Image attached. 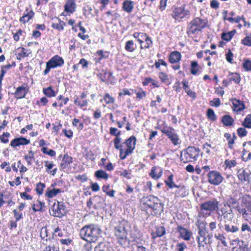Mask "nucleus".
<instances>
[{
	"instance_id": "30",
	"label": "nucleus",
	"mask_w": 251,
	"mask_h": 251,
	"mask_svg": "<svg viewBox=\"0 0 251 251\" xmlns=\"http://www.w3.org/2000/svg\"><path fill=\"white\" fill-rule=\"evenodd\" d=\"M229 76H230L229 82L231 83L232 81L235 82V83L238 84L241 80L240 75L238 73H230Z\"/></svg>"
},
{
	"instance_id": "58",
	"label": "nucleus",
	"mask_w": 251,
	"mask_h": 251,
	"mask_svg": "<svg viewBox=\"0 0 251 251\" xmlns=\"http://www.w3.org/2000/svg\"><path fill=\"white\" fill-rule=\"evenodd\" d=\"M199 71L198 64H191V73L192 74L196 75Z\"/></svg>"
},
{
	"instance_id": "54",
	"label": "nucleus",
	"mask_w": 251,
	"mask_h": 251,
	"mask_svg": "<svg viewBox=\"0 0 251 251\" xmlns=\"http://www.w3.org/2000/svg\"><path fill=\"white\" fill-rule=\"evenodd\" d=\"M10 133L8 132H3L2 135L0 136V140L3 143H7L9 142L8 137Z\"/></svg>"
},
{
	"instance_id": "14",
	"label": "nucleus",
	"mask_w": 251,
	"mask_h": 251,
	"mask_svg": "<svg viewBox=\"0 0 251 251\" xmlns=\"http://www.w3.org/2000/svg\"><path fill=\"white\" fill-rule=\"evenodd\" d=\"M134 2L131 0H125L122 5V9L128 13H131L134 8Z\"/></svg>"
},
{
	"instance_id": "48",
	"label": "nucleus",
	"mask_w": 251,
	"mask_h": 251,
	"mask_svg": "<svg viewBox=\"0 0 251 251\" xmlns=\"http://www.w3.org/2000/svg\"><path fill=\"white\" fill-rule=\"evenodd\" d=\"M94 251H110V250L108 246L100 243L95 248Z\"/></svg>"
},
{
	"instance_id": "28",
	"label": "nucleus",
	"mask_w": 251,
	"mask_h": 251,
	"mask_svg": "<svg viewBox=\"0 0 251 251\" xmlns=\"http://www.w3.org/2000/svg\"><path fill=\"white\" fill-rule=\"evenodd\" d=\"M61 192V190L60 189L53 188V189L51 190L48 188L46 195L49 198H51Z\"/></svg>"
},
{
	"instance_id": "44",
	"label": "nucleus",
	"mask_w": 251,
	"mask_h": 251,
	"mask_svg": "<svg viewBox=\"0 0 251 251\" xmlns=\"http://www.w3.org/2000/svg\"><path fill=\"white\" fill-rule=\"evenodd\" d=\"M158 76L162 83H164L167 85H169L170 84V82L168 78V75L166 74L163 72H160L159 73Z\"/></svg>"
},
{
	"instance_id": "1",
	"label": "nucleus",
	"mask_w": 251,
	"mask_h": 251,
	"mask_svg": "<svg viewBox=\"0 0 251 251\" xmlns=\"http://www.w3.org/2000/svg\"><path fill=\"white\" fill-rule=\"evenodd\" d=\"M130 228V224L125 220L119 222V225L114 227V234L117 243L123 247H128L130 244V241L127 237Z\"/></svg>"
},
{
	"instance_id": "23",
	"label": "nucleus",
	"mask_w": 251,
	"mask_h": 251,
	"mask_svg": "<svg viewBox=\"0 0 251 251\" xmlns=\"http://www.w3.org/2000/svg\"><path fill=\"white\" fill-rule=\"evenodd\" d=\"M73 158L71 156L66 154L64 155L62 162L60 164L62 168L64 169L72 162Z\"/></svg>"
},
{
	"instance_id": "26",
	"label": "nucleus",
	"mask_w": 251,
	"mask_h": 251,
	"mask_svg": "<svg viewBox=\"0 0 251 251\" xmlns=\"http://www.w3.org/2000/svg\"><path fill=\"white\" fill-rule=\"evenodd\" d=\"M58 203L59 208V215H56V217L61 218L65 215L67 212V209L63 202L58 201Z\"/></svg>"
},
{
	"instance_id": "39",
	"label": "nucleus",
	"mask_w": 251,
	"mask_h": 251,
	"mask_svg": "<svg viewBox=\"0 0 251 251\" xmlns=\"http://www.w3.org/2000/svg\"><path fill=\"white\" fill-rule=\"evenodd\" d=\"M130 236L133 241H134L140 237L141 234L137 228L134 227L133 230L130 232Z\"/></svg>"
},
{
	"instance_id": "11",
	"label": "nucleus",
	"mask_w": 251,
	"mask_h": 251,
	"mask_svg": "<svg viewBox=\"0 0 251 251\" xmlns=\"http://www.w3.org/2000/svg\"><path fill=\"white\" fill-rule=\"evenodd\" d=\"M30 143V140L21 136L15 138L11 141L10 146L13 148H16L20 146L26 145Z\"/></svg>"
},
{
	"instance_id": "7",
	"label": "nucleus",
	"mask_w": 251,
	"mask_h": 251,
	"mask_svg": "<svg viewBox=\"0 0 251 251\" xmlns=\"http://www.w3.org/2000/svg\"><path fill=\"white\" fill-rule=\"evenodd\" d=\"M218 205L219 202L216 199H214L201 203L200 205V208L202 211L204 210L209 211V215L210 214V212L215 211L219 216L218 218H219L221 217V213L219 212Z\"/></svg>"
},
{
	"instance_id": "2",
	"label": "nucleus",
	"mask_w": 251,
	"mask_h": 251,
	"mask_svg": "<svg viewBox=\"0 0 251 251\" xmlns=\"http://www.w3.org/2000/svg\"><path fill=\"white\" fill-rule=\"evenodd\" d=\"M102 233L100 226L96 224H89L81 228L79 235L81 238L89 243L95 242Z\"/></svg>"
},
{
	"instance_id": "9",
	"label": "nucleus",
	"mask_w": 251,
	"mask_h": 251,
	"mask_svg": "<svg viewBox=\"0 0 251 251\" xmlns=\"http://www.w3.org/2000/svg\"><path fill=\"white\" fill-rule=\"evenodd\" d=\"M208 178L209 182L215 185L220 184L224 179L220 173L216 171L209 172L208 174Z\"/></svg>"
},
{
	"instance_id": "41",
	"label": "nucleus",
	"mask_w": 251,
	"mask_h": 251,
	"mask_svg": "<svg viewBox=\"0 0 251 251\" xmlns=\"http://www.w3.org/2000/svg\"><path fill=\"white\" fill-rule=\"evenodd\" d=\"M38 204H33L32 209L34 212L43 211L44 210L43 207L45 206V203L41 201H38Z\"/></svg>"
},
{
	"instance_id": "60",
	"label": "nucleus",
	"mask_w": 251,
	"mask_h": 251,
	"mask_svg": "<svg viewBox=\"0 0 251 251\" xmlns=\"http://www.w3.org/2000/svg\"><path fill=\"white\" fill-rule=\"evenodd\" d=\"M51 210L54 212V214L55 216L56 215H59V208H58V203L57 201V204L55 202L53 203L52 206H51Z\"/></svg>"
},
{
	"instance_id": "53",
	"label": "nucleus",
	"mask_w": 251,
	"mask_h": 251,
	"mask_svg": "<svg viewBox=\"0 0 251 251\" xmlns=\"http://www.w3.org/2000/svg\"><path fill=\"white\" fill-rule=\"evenodd\" d=\"M109 133L116 136V138H120L119 136L121 134V132L120 130H118L117 128L115 127H110L109 129Z\"/></svg>"
},
{
	"instance_id": "51",
	"label": "nucleus",
	"mask_w": 251,
	"mask_h": 251,
	"mask_svg": "<svg viewBox=\"0 0 251 251\" xmlns=\"http://www.w3.org/2000/svg\"><path fill=\"white\" fill-rule=\"evenodd\" d=\"M157 167L155 166L152 167L151 170V171L150 173V176L154 179H157L160 178L161 176V173L159 175H156L155 173V170Z\"/></svg>"
},
{
	"instance_id": "55",
	"label": "nucleus",
	"mask_w": 251,
	"mask_h": 251,
	"mask_svg": "<svg viewBox=\"0 0 251 251\" xmlns=\"http://www.w3.org/2000/svg\"><path fill=\"white\" fill-rule=\"evenodd\" d=\"M103 100L106 104L113 103L114 102V99L108 94L105 95L103 97Z\"/></svg>"
},
{
	"instance_id": "47",
	"label": "nucleus",
	"mask_w": 251,
	"mask_h": 251,
	"mask_svg": "<svg viewBox=\"0 0 251 251\" xmlns=\"http://www.w3.org/2000/svg\"><path fill=\"white\" fill-rule=\"evenodd\" d=\"M43 153L46 154H48L51 157L54 156L55 155V151L51 149H49L47 147H43L41 149Z\"/></svg>"
},
{
	"instance_id": "8",
	"label": "nucleus",
	"mask_w": 251,
	"mask_h": 251,
	"mask_svg": "<svg viewBox=\"0 0 251 251\" xmlns=\"http://www.w3.org/2000/svg\"><path fill=\"white\" fill-rule=\"evenodd\" d=\"M161 131L163 133L166 135L171 141L172 143L175 146L180 144L179 138L175 132V130L172 127L163 128Z\"/></svg>"
},
{
	"instance_id": "61",
	"label": "nucleus",
	"mask_w": 251,
	"mask_h": 251,
	"mask_svg": "<svg viewBox=\"0 0 251 251\" xmlns=\"http://www.w3.org/2000/svg\"><path fill=\"white\" fill-rule=\"evenodd\" d=\"M242 43L246 46H251V36H248L242 40Z\"/></svg>"
},
{
	"instance_id": "50",
	"label": "nucleus",
	"mask_w": 251,
	"mask_h": 251,
	"mask_svg": "<svg viewBox=\"0 0 251 251\" xmlns=\"http://www.w3.org/2000/svg\"><path fill=\"white\" fill-rule=\"evenodd\" d=\"M47 63H64L63 59L58 55H55Z\"/></svg>"
},
{
	"instance_id": "10",
	"label": "nucleus",
	"mask_w": 251,
	"mask_h": 251,
	"mask_svg": "<svg viewBox=\"0 0 251 251\" xmlns=\"http://www.w3.org/2000/svg\"><path fill=\"white\" fill-rule=\"evenodd\" d=\"M136 141L135 137L132 136L123 143V144H126L127 146V149L126 150V156L132 153L135 149Z\"/></svg>"
},
{
	"instance_id": "43",
	"label": "nucleus",
	"mask_w": 251,
	"mask_h": 251,
	"mask_svg": "<svg viewBox=\"0 0 251 251\" xmlns=\"http://www.w3.org/2000/svg\"><path fill=\"white\" fill-rule=\"evenodd\" d=\"M46 69L44 71V75H47L51 68H55L57 67H61L63 64H46Z\"/></svg>"
},
{
	"instance_id": "17",
	"label": "nucleus",
	"mask_w": 251,
	"mask_h": 251,
	"mask_svg": "<svg viewBox=\"0 0 251 251\" xmlns=\"http://www.w3.org/2000/svg\"><path fill=\"white\" fill-rule=\"evenodd\" d=\"M198 236L200 237H204L207 233L205 223L201 222H199L198 225Z\"/></svg>"
},
{
	"instance_id": "38",
	"label": "nucleus",
	"mask_w": 251,
	"mask_h": 251,
	"mask_svg": "<svg viewBox=\"0 0 251 251\" xmlns=\"http://www.w3.org/2000/svg\"><path fill=\"white\" fill-rule=\"evenodd\" d=\"M179 189L176 190L175 192V195L177 197H184L187 194L188 192L186 190V188L184 186L178 188Z\"/></svg>"
},
{
	"instance_id": "46",
	"label": "nucleus",
	"mask_w": 251,
	"mask_h": 251,
	"mask_svg": "<svg viewBox=\"0 0 251 251\" xmlns=\"http://www.w3.org/2000/svg\"><path fill=\"white\" fill-rule=\"evenodd\" d=\"M214 237L217 239L221 241V243L224 245V247H227V244L226 241V237L222 234H215Z\"/></svg>"
},
{
	"instance_id": "21",
	"label": "nucleus",
	"mask_w": 251,
	"mask_h": 251,
	"mask_svg": "<svg viewBox=\"0 0 251 251\" xmlns=\"http://www.w3.org/2000/svg\"><path fill=\"white\" fill-rule=\"evenodd\" d=\"M26 94L25 87L22 86L17 88L15 92V97L17 99H22L25 97Z\"/></svg>"
},
{
	"instance_id": "37",
	"label": "nucleus",
	"mask_w": 251,
	"mask_h": 251,
	"mask_svg": "<svg viewBox=\"0 0 251 251\" xmlns=\"http://www.w3.org/2000/svg\"><path fill=\"white\" fill-rule=\"evenodd\" d=\"M166 184L170 188H173L174 187L179 188V186L175 184L173 181V175H171L168 176L167 180L165 181Z\"/></svg>"
},
{
	"instance_id": "34",
	"label": "nucleus",
	"mask_w": 251,
	"mask_h": 251,
	"mask_svg": "<svg viewBox=\"0 0 251 251\" xmlns=\"http://www.w3.org/2000/svg\"><path fill=\"white\" fill-rule=\"evenodd\" d=\"M43 92L46 96L50 98L55 96V93L51 86H49L47 88H44Z\"/></svg>"
},
{
	"instance_id": "63",
	"label": "nucleus",
	"mask_w": 251,
	"mask_h": 251,
	"mask_svg": "<svg viewBox=\"0 0 251 251\" xmlns=\"http://www.w3.org/2000/svg\"><path fill=\"white\" fill-rule=\"evenodd\" d=\"M225 164L226 165V167H228L229 168H231L232 167H234L236 166L237 162L234 160H226L225 162Z\"/></svg>"
},
{
	"instance_id": "59",
	"label": "nucleus",
	"mask_w": 251,
	"mask_h": 251,
	"mask_svg": "<svg viewBox=\"0 0 251 251\" xmlns=\"http://www.w3.org/2000/svg\"><path fill=\"white\" fill-rule=\"evenodd\" d=\"M244 18L243 16L242 17H237L235 18H233L232 17H229L227 19V21H228L230 23H233L235 22L236 23H239L241 20H244Z\"/></svg>"
},
{
	"instance_id": "12",
	"label": "nucleus",
	"mask_w": 251,
	"mask_h": 251,
	"mask_svg": "<svg viewBox=\"0 0 251 251\" xmlns=\"http://www.w3.org/2000/svg\"><path fill=\"white\" fill-rule=\"evenodd\" d=\"M121 141V138H115L114 139V146L116 149L120 150V157L121 159H125L127 155L126 156V151H124L122 149L123 144L119 145Z\"/></svg>"
},
{
	"instance_id": "5",
	"label": "nucleus",
	"mask_w": 251,
	"mask_h": 251,
	"mask_svg": "<svg viewBox=\"0 0 251 251\" xmlns=\"http://www.w3.org/2000/svg\"><path fill=\"white\" fill-rule=\"evenodd\" d=\"M200 151L198 148L189 146L181 152L180 160L185 163L196 161L199 156Z\"/></svg>"
},
{
	"instance_id": "24",
	"label": "nucleus",
	"mask_w": 251,
	"mask_h": 251,
	"mask_svg": "<svg viewBox=\"0 0 251 251\" xmlns=\"http://www.w3.org/2000/svg\"><path fill=\"white\" fill-rule=\"evenodd\" d=\"M34 14V13L32 10L26 13H24L23 16L20 19V22L24 24L28 22L33 17Z\"/></svg>"
},
{
	"instance_id": "57",
	"label": "nucleus",
	"mask_w": 251,
	"mask_h": 251,
	"mask_svg": "<svg viewBox=\"0 0 251 251\" xmlns=\"http://www.w3.org/2000/svg\"><path fill=\"white\" fill-rule=\"evenodd\" d=\"M238 135L240 137H243L247 135V131L246 130L245 128L243 127H239L238 128L237 130Z\"/></svg>"
},
{
	"instance_id": "35",
	"label": "nucleus",
	"mask_w": 251,
	"mask_h": 251,
	"mask_svg": "<svg viewBox=\"0 0 251 251\" xmlns=\"http://www.w3.org/2000/svg\"><path fill=\"white\" fill-rule=\"evenodd\" d=\"M58 23H53L52 24V27L58 30L59 31H61L64 29V26L66 25V24L63 21L58 20Z\"/></svg>"
},
{
	"instance_id": "13",
	"label": "nucleus",
	"mask_w": 251,
	"mask_h": 251,
	"mask_svg": "<svg viewBox=\"0 0 251 251\" xmlns=\"http://www.w3.org/2000/svg\"><path fill=\"white\" fill-rule=\"evenodd\" d=\"M177 231L180 233V236L185 240L189 241L191 238L192 233L185 228L179 226L177 227Z\"/></svg>"
},
{
	"instance_id": "22",
	"label": "nucleus",
	"mask_w": 251,
	"mask_h": 251,
	"mask_svg": "<svg viewBox=\"0 0 251 251\" xmlns=\"http://www.w3.org/2000/svg\"><path fill=\"white\" fill-rule=\"evenodd\" d=\"M222 122L224 126H230L233 125L234 120L230 115H225L222 118Z\"/></svg>"
},
{
	"instance_id": "19",
	"label": "nucleus",
	"mask_w": 251,
	"mask_h": 251,
	"mask_svg": "<svg viewBox=\"0 0 251 251\" xmlns=\"http://www.w3.org/2000/svg\"><path fill=\"white\" fill-rule=\"evenodd\" d=\"M155 231L151 233L153 238L160 237L166 233V230L164 226H157L155 227Z\"/></svg>"
},
{
	"instance_id": "15",
	"label": "nucleus",
	"mask_w": 251,
	"mask_h": 251,
	"mask_svg": "<svg viewBox=\"0 0 251 251\" xmlns=\"http://www.w3.org/2000/svg\"><path fill=\"white\" fill-rule=\"evenodd\" d=\"M76 4L74 0H68L64 6L66 12L73 13L75 10Z\"/></svg>"
},
{
	"instance_id": "40",
	"label": "nucleus",
	"mask_w": 251,
	"mask_h": 251,
	"mask_svg": "<svg viewBox=\"0 0 251 251\" xmlns=\"http://www.w3.org/2000/svg\"><path fill=\"white\" fill-rule=\"evenodd\" d=\"M152 41L151 39L148 36L146 40H143V42H141V49H147L149 48L151 45H152Z\"/></svg>"
},
{
	"instance_id": "31",
	"label": "nucleus",
	"mask_w": 251,
	"mask_h": 251,
	"mask_svg": "<svg viewBox=\"0 0 251 251\" xmlns=\"http://www.w3.org/2000/svg\"><path fill=\"white\" fill-rule=\"evenodd\" d=\"M225 229L227 232L235 233L239 231V228L237 226L230 225L228 224L225 225Z\"/></svg>"
},
{
	"instance_id": "52",
	"label": "nucleus",
	"mask_w": 251,
	"mask_h": 251,
	"mask_svg": "<svg viewBox=\"0 0 251 251\" xmlns=\"http://www.w3.org/2000/svg\"><path fill=\"white\" fill-rule=\"evenodd\" d=\"M46 185L44 183L39 182L37 184L36 187V191L39 195H41L43 192V189L45 187Z\"/></svg>"
},
{
	"instance_id": "64",
	"label": "nucleus",
	"mask_w": 251,
	"mask_h": 251,
	"mask_svg": "<svg viewBox=\"0 0 251 251\" xmlns=\"http://www.w3.org/2000/svg\"><path fill=\"white\" fill-rule=\"evenodd\" d=\"M235 208L239 213L242 214L244 217H246L248 215V213L245 208H241L240 206H236Z\"/></svg>"
},
{
	"instance_id": "62",
	"label": "nucleus",
	"mask_w": 251,
	"mask_h": 251,
	"mask_svg": "<svg viewBox=\"0 0 251 251\" xmlns=\"http://www.w3.org/2000/svg\"><path fill=\"white\" fill-rule=\"evenodd\" d=\"M220 104L221 101L219 98H214L210 101L211 105L214 106L216 107H219L220 105Z\"/></svg>"
},
{
	"instance_id": "29",
	"label": "nucleus",
	"mask_w": 251,
	"mask_h": 251,
	"mask_svg": "<svg viewBox=\"0 0 251 251\" xmlns=\"http://www.w3.org/2000/svg\"><path fill=\"white\" fill-rule=\"evenodd\" d=\"M95 176L97 178L107 179L108 177V174L102 170H99L95 172Z\"/></svg>"
},
{
	"instance_id": "36",
	"label": "nucleus",
	"mask_w": 251,
	"mask_h": 251,
	"mask_svg": "<svg viewBox=\"0 0 251 251\" xmlns=\"http://www.w3.org/2000/svg\"><path fill=\"white\" fill-rule=\"evenodd\" d=\"M97 54V57L99 62L102 60V59L108 58L109 56V52L107 51L98 50Z\"/></svg>"
},
{
	"instance_id": "16",
	"label": "nucleus",
	"mask_w": 251,
	"mask_h": 251,
	"mask_svg": "<svg viewBox=\"0 0 251 251\" xmlns=\"http://www.w3.org/2000/svg\"><path fill=\"white\" fill-rule=\"evenodd\" d=\"M238 177L242 182H250V174L247 173L245 170H240L238 172Z\"/></svg>"
},
{
	"instance_id": "4",
	"label": "nucleus",
	"mask_w": 251,
	"mask_h": 251,
	"mask_svg": "<svg viewBox=\"0 0 251 251\" xmlns=\"http://www.w3.org/2000/svg\"><path fill=\"white\" fill-rule=\"evenodd\" d=\"M143 204L154 211V214H160L164 209V204L156 197L152 195L143 197L142 199Z\"/></svg>"
},
{
	"instance_id": "45",
	"label": "nucleus",
	"mask_w": 251,
	"mask_h": 251,
	"mask_svg": "<svg viewBox=\"0 0 251 251\" xmlns=\"http://www.w3.org/2000/svg\"><path fill=\"white\" fill-rule=\"evenodd\" d=\"M206 115L208 118L212 121H215L217 119L214 111L211 108H208L207 110Z\"/></svg>"
},
{
	"instance_id": "18",
	"label": "nucleus",
	"mask_w": 251,
	"mask_h": 251,
	"mask_svg": "<svg viewBox=\"0 0 251 251\" xmlns=\"http://www.w3.org/2000/svg\"><path fill=\"white\" fill-rule=\"evenodd\" d=\"M232 102L234 111H241L245 109V104L240 100L234 99L232 100Z\"/></svg>"
},
{
	"instance_id": "42",
	"label": "nucleus",
	"mask_w": 251,
	"mask_h": 251,
	"mask_svg": "<svg viewBox=\"0 0 251 251\" xmlns=\"http://www.w3.org/2000/svg\"><path fill=\"white\" fill-rule=\"evenodd\" d=\"M242 125L245 128H251V114L247 115Z\"/></svg>"
},
{
	"instance_id": "33",
	"label": "nucleus",
	"mask_w": 251,
	"mask_h": 251,
	"mask_svg": "<svg viewBox=\"0 0 251 251\" xmlns=\"http://www.w3.org/2000/svg\"><path fill=\"white\" fill-rule=\"evenodd\" d=\"M136 45L134 44L132 40L127 41L126 43L125 50L129 52H132L134 50Z\"/></svg>"
},
{
	"instance_id": "32",
	"label": "nucleus",
	"mask_w": 251,
	"mask_h": 251,
	"mask_svg": "<svg viewBox=\"0 0 251 251\" xmlns=\"http://www.w3.org/2000/svg\"><path fill=\"white\" fill-rule=\"evenodd\" d=\"M133 35L135 38L138 40L139 43L143 42V41L146 40L148 36L146 33L139 32H135Z\"/></svg>"
},
{
	"instance_id": "3",
	"label": "nucleus",
	"mask_w": 251,
	"mask_h": 251,
	"mask_svg": "<svg viewBox=\"0 0 251 251\" xmlns=\"http://www.w3.org/2000/svg\"><path fill=\"white\" fill-rule=\"evenodd\" d=\"M207 19L196 17L188 24L187 34L189 36L197 35L207 26Z\"/></svg>"
},
{
	"instance_id": "6",
	"label": "nucleus",
	"mask_w": 251,
	"mask_h": 251,
	"mask_svg": "<svg viewBox=\"0 0 251 251\" xmlns=\"http://www.w3.org/2000/svg\"><path fill=\"white\" fill-rule=\"evenodd\" d=\"M190 15V11L185 8V5H181L179 7L174 6L171 15L175 20L180 22L184 18H189Z\"/></svg>"
},
{
	"instance_id": "56",
	"label": "nucleus",
	"mask_w": 251,
	"mask_h": 251,
	"mask_svg": "<svg viewBox=\"0 0 251 251\" xmlns=\"http://www.w3.org/2000/svg\"><path fill=\"white\" fill-rule=\"evenodd\" d=\"M34 152L31 151H30L28 152V155L25 156V159L26 160L28 164L31 165V159L34 157Z\"/></svg>"
},
{
	"instance_id": "49",
	"label": "nucleus",
	"mask_w": 251,
	"mask_h": 251,
	"mask_svg": "<svg viewBox=\"0 0 251 251\" xmlns=\"http://www.w3.org/2000/svg\"><path fill=\"white\" fill-rule=\"evenodd\" d=\"M202 240L201 241L200 236H197L196 237V240L198 241V247H204L205 245L207 244L208 243L206 242V236H205L204 237H202Z\"/></svg>"
},
{
	"instance_id": "20",
	"label": "nucleus",
	"mask_w": 251,
	"mask_h": 251,
	"mask_svg": "<svg viewBox=\"0 0 251 251\" xmlns=\"http://www.w3.org/2000/svg\"><path fill=\"white\" fill-rule=\"evenodd\" d=\"M181 58L180 53L177 51H174L171 52L169 55V61L170 63H178Z\"/></svg>"
},
{
	"instance_id": "25",
	"label": "nucleus",
	"mask_w": 251,
	"mask_h": 251,
	"mask_svg": "<svg viewBox=\"0 0 251 251\" xmlns=\"http://www.w3.org/2000/svg\"><path fill=\"white\" fill-rule=\"evenodd\" d=\"M235 32V30H233L228 32H223L221 34V38L224 40L229 41L232 39Z\"/></svg>"
},
{
	"instance_id": "27",
	"label": "nucleus",
	"mask_w": 251,
	"mask_h": 251,
	"mask_svg": "<svg viewBox=\"0 0 251 251\" xmlns=\"http://www.w3.org/2000/svg\"><path fill=\"white\" fill-rule=\"evenodd\" d=\"M227 205L230 208L232 207L233 208H235L236 206H239L238 201L232 197H230L228 199L227 201Z\"/></svg>"
}]
</instances>
